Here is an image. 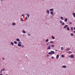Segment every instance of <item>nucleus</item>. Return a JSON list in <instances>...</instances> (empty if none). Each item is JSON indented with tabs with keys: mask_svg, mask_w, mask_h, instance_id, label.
<instances>
[{
	"mask_svg": "<svg viewBox=\"0 0 75 75\" xmlns=\"http://www.w3.org/2000/svg\"><path fill=\"white\" fill-rule=\"evenodd\" d=\"M5 71V69H1L0 71V74H1L2 72H3V71Z\"/></svg>",
	"mask_w": 75,
	"mask_h": 75,
	"instance_id": "f257e3e1",
	"label": "nucleus"
},
{
	"mask_svg": "<svg viewBox=\"0 0 75 75\" xmlns=\"http://www.w3.org/2000/svg\"><path fill=\"white\" fill-rule=\"evenodd\" d=\"M70 58H74V55L71 54L70 56Z\"/></svg>",
	"mask_w": 75,
	"mask_h": 75,
	"instance_id": "f03ea898",
	"label": "nucleus"
},
{
	"mask_svg": "<svg viewBox=\"0 0 75 75\" xmlns=\"http://www.w3.org/2000/svg\"><path fill=\"white\" fill-rule=\"evenodd\" d=\"M47 49V50H50V49H51V46L50 45L48 46Z\"/></svg>",
	"mask_w": 75,
	"mask_h": 75,
	"instance_id": "7ed1b4c3",
	"label": "nucleus"
},
{
	"mask_svg": "<svg viewBox=\"0 0 75 75\" xmlns=\"http://www.w3.org/2000/svg\"><path fill=\"white\" fill-rule=\"evenodd\" d=\"M50 52H51L52 54H55V52H54V51H51Z\"/></svg>",
	"mask_w": 75,
	"mask_h": 75,
	"instance_id": "20e7f679",
	"label": "nucleus"
},
{
	"mask_svg": "<svg viewBox=\"0 0 75 75\" xmlns=\"http://www.w3.org/2000/svg\"><path fill=\"white\" fill-rule=\"evenodd\" d=\"M46 12H47V14H50V11H49L48 10H47L46 11Z\"/></svg>",
	"mask_w": 75,
	"mask_h": 75,
	"instance_id": "39448f33",
	"label": "nucleus"
},
{
	"mask_svg": "<svg viewBox=\"0 0 75 75\" xmlns=\"http://www.w3.org/2000/svg\"><path fill=\"white\" fill-rule=\"evenodd\" d=\"M62 68H67V66L65 65H63L62 66Z\"/></svg>",
	"mask_w": 75,
	"mask_h": 75,
	"instance_id": "423d86ee",
	"label": "nucleus"
},
{
	"mask_svg": "<svg viewBox=\"0 0 75 75\" xmlns=\"http://www.w3.org/2000/svg\"><path fill=\"white\" fill-rule=\"evenodd\" d=\"M59 58V55L57 54L56 56V59H58Z\"/></svg>",
	"mask_w": 75,
	"mask_h": 75,
	"instance_id": "0eeeda50",
	"label": "nucleus"
},
{
	"mask_svg": "<svg viewBox=\"0 0 75 75\" xmlns=\"http://www.w3.org/2000/svg\"><path fill=\"white\" fill-rule=\"evenodd\" d=\"M68 26V25H66L64 27V28H67V27Z\"/></svg>",
	"mask_w": 75,
	"mask_h": 75,
	"instance_id": "6e6552de",
	"label": "nucleus"
},
{
	"mask_svg": "<svg viewBox=\"0 0 75 75\" xmlns=\"http://www.w3.org/2000/svg\"><path fill=\"white\" fill-rule=\"evenodd\" d=\"M22 31L23 32V33L24 34H25V33H26V32H25V31L24 30H23Z\"/></svg>",
	"mask_w": 75,
	"mask_h": 75,
	"instance_id": "1a4fd4ad",
	"label": "nucleus"
},
{
	"mask_svg": "<svg viewBox=\"0 0 75 75\" xmlns=\"http://www.w3.org/2000/svg\"><path fill=\"white\" fill-rule=\"evenodd\" d=\"M66 51H69V50H70V49L69 48H68L66 49Z\"/></svg>",
	"mask_w": 75,
	"mask_h": 75,
	"instance_id": "9d476101",
	"label": "nucleus"
},
{
	"mask_svg": "<svg viewBox=\"0 0 75 75\" xmlns=\"http://www.w3.org/2000/svg\"><path fill=\"white\" fill-rule=\"evenodd\" d=\"M18 47H21V44L20 43H18Z\"/></svg>",
	"mask_w": 75,
	"mask_h": 75,
	"instance_id": "9b49d317",
	"label": "nucleus"
},
{
	"mask_svg": "<svg viewBox=\"0 0 75 75\" xmlns=\"http://www.w3.org/2000/svg\"><path fill=\"white\" fill-rule=\"evenodd\" d=\"M50 13L51 14V15H53V14L54 13V12H53V11H51L50 12Z\"/></svg>",
	"mask_w": 75,
	"mask_h": 75,
	"instance_id": "f8f14e48",
	"label": "nucleus"
},
{
	"mask_svg": "<svg viewBox=\"0 0 75 75\" xmlns=\"http://www.w3.org/2000/svg\"><path fill=\"white\" fill-rule=\"evenodd\" d=\"M64 21L66 22H67V21H68V19L67 18H66V19L64 20Z\"/></svg>",
	"mask_w": 75,
	"mask_h": 75,
	"instance_id": "ddd939ff",
	"label": "nucleus"
},
{
	"mask_svg": "<svg viewBox=\"0 0 75 75\" xmlns=\"http://www.w3.org/2000/svg\"><path fill=\"white\" fill-rule=\"evenodd\" d=\"M13 25H15L16 24V23H13L12 24Z\"/></svg>",
	"mask_w": 75,
	"mask_h": 75,
	"instance_id": "4468645a",
	"label": "nucleus"
},
{
	"mask_svg": "<svg viewBox=\"0 0 75 75\" xmlns=\"http://www.w3.org/2000/svg\"><path fill=\"white\" fill-rule=\"evenodd\" d=\"M49 10H50V11H54V10H53V9L52 8L50 9H49Z\"/></svg>",
	"mask_w": 75,
	"mask_h": 75,
	"instance_id": "2eb2a0df",
	"label": "nucleus"
},
{
	"mask_svg": "<svg viewBox=\"0 0 75 75\" xmlns=\"http://www.w3.org/2000/svg\"><path fill=\"white\" fill-rule=\"evenodd\" d=\"M21 21H24V20H23V18H21Z\"/></svg>",
	"mask_w": 75,
	"mask_h": 75,
	"instance_id": "dca6fc26",
	"label": "nucleus"
},
{
	"mask_svg": "<svg viewBox=\"0 0 75 75\" xmlns=\"http://www.w3.org/2000/svg\"><path fill=\"white\" fill-rule=\"evenodd\" d=\"M26 15H27L28 16V17H30V15H29V14H26Z\"/></svg>",
	"mask_w": 75,
	"mask_h": 75,
	"instance_id": "f3484780",
	"label": "nucleus"
},
{
	"mask_svg": "<svg viewBox=\"0 0 75 75\" xmlns=\"http://www.w3.org/2000/svg\"><path fill=\"white\" fill-rule=\"evenodd\" d=\"M14 43L15 44H17V42L16 41H15L14 42Z\"/></svg>",
	"mask_w": 75,
	"mask_h": 75,
	"instance_id": "a211bd4d",
	"label": "nucleus"
},
{
	"mask_svg": "<svg viewBox=\"0 0 75 75\" xmlns=\"http://www.w3.org/2000/svg\"><path fill=\"white\" fill-rule=\"evenodd\" d=\"M67 30H68V31H69L70 30L69 28V27H67Z\"/></svg>",
	"mask_w": 75,
	"mask_h": 75,
	"instance_id": "6ab92c4d",
	"label": "nucleus"
},
{
	"mask_svg": "<svg viewBox=\"0 0 75 75\" xmlns=\"http://www.w3.org/2000/svg\"><path fill=\"white\" fill-rule=\"evenodd\" d=\"M16 41H20V39L18 38H17L16 39Z\"/></svg>",
	"mask_w": 75,
	"mask_h": 75,
	"instance_id": "aec40b11",
	"label": "nucleus"
},
{
	"mask_svg": "<svg viewBox=\"0 0 75 75\" xmlns=\"http://www.w3.org/2000/svg\"><path fill=\"white\" fill-rule=\"evenodd\" d=\"M11 44L12 45H14V43H13V42H11Z\"/></svg>",
	"mask_w": 75,
	"mask_h": 75,
	"instance_id": "412c9836",
	"label": "nucleus"
},
{
	"mask_svg": "<svg viewBox=\"0 0 75 75\" xmlns=\"http://www.w3.org/2000/svg\"><path fill=\"white\" fill-rule=\"evenodd\" d=\"M48 41H49V40L48 39H47L46 40H45L46 42H48Z\"/></svg>",
	"mask_w": 75,
	"mask_h": 75,
	"instance_id": "4be33fe9",
	"label": "nucleus"
},
{
	"mask_svg": "<svg viewBox=\"0 0 75 75\" xmlns=\"http://www.w3.org/2000/svg\"><path fill=\"white\" fill-rule=\"evenodd\" d=\"M61 20H63L64 19V18L62 17H61Z\"/></svg>",
	"mask_w": 75,
	"mask_h": 75,
	"instance_id": "5701e85b",
	"label": "nucleus"
},
{
	"mask_svg": "<svg viewBox=\"0 0 75 75\" xmlns=\"http://www.w3.org/2000/svg\"><path fill=\"white\" fill-rule=\"evenodd\" d=\"M64 54H63L62 55V58H64Z\"/></svg>",
	"mask_w": 75,
	"mask_h": 75,
	"instance_id": "b1692460",
	"label": "nucleus"
},
{
	"mask_svg": "<svg viewBox=\"0 0 75 75\" xmlns=\"http://www.w3.org/2000/svg\"><path fill=\"white\" fill-rule=\"evenodd\" d=\"M68 52V53L69 54H71V53H72V52H71V51H69Z\"/></svg>",
	"mask_w": 75,
	"mask_h": 75,
	"instance_id": "393cba45",
	"label": "nucleus"
},
{
	"mask_svg": "<svg viewBox=\"0 0 75 75\" xmlns=\"http://www.w3.org/2000/svg\"><path fill=\"white\" fill-rule=\"evenodd\" d=\"M71 35V36H73V35H74V34L73 33H71L70 34Z\"/></svg>",
	"mask_w": 75,
	"mask_h": 75,
	"instance_id": "a878e982",
	"label": "nucleus"
},
{
	"mask_svg": "<svg viewBox=\"0 0 75 75\" xmlns=\"http://www.w3.org/2000/svg\"><path fill=\"white\" fill-rule=\"evenodd\" d=\"M50 42L51 43L54 44V42H53V41H50Z\"/></svg>",
	"mask_w": 75,
	"mask_h": 75,
	"instance_id": "bb28decb",
	"label": "nucleus"
},
{
	"mask_svg": "<svg viewBox=\"0 0 75 75\" xmlns=\"http://www.w3.org/2000/svg\"><path fill=\"white\" fill-rule=\"evenodd\" d=\"M73 15L74 16V17L75 18V13H73Z\"/></svg>",
	"mask_w": 75,
	"mask_h": 75,
	"instance_id": "cd10ccee",
	"label": "nucleus"
},
{
	"mask_svg": "<svg viewBox=\"0 0 75 75\" xmlns=\"http://www.w3.org/2000/svg\"><path fill=\"white\" fill-rule=\"evenodd\" d=\"M64 50V48H63V47H62L61 48V50Z\"/></svg>",
	"mask_w": 75,
	"mask_h": 75,
	"instance_id": "c85d7f7f",
	"label": "nucleus"
},
{
	"mask_svg": "<svg viewBox=\"0 0 75 75\" xmlns=\"http://www.w3.org/2000/svg\"><path fill=\"white\" fill-rule=\"evenodd\" d=\"M48 54H50V55H51L52 53H51V52H49L48 53Z\"/></svg>",
	"mask_w": 75,
	"mask_h": 75,
	"instance_id": "c756f323",
	"label": "nucleus"
},
{
	"mask_svg": "<svg viewBox=\"0 0 75 75\" xmlns=\"http://www.w3.org/2000/svg\"><path fill=\"white\" fill-rule=\"evenodd\" d=\"M62 25H65V23H63L62 24Z\"/></svg>",
	"mask_w": 75,
	"mask_h": 75,
	"instance_id": "7c9ffc66",
	"label": "nucleus"
},
{
	"mask_svg": "<svg viewBox=\"0 0 75 75\" xmlns=\"http://www.w3.org/2000/svg\"><path fill=\"white\" fill-rule=\"evenodd\" d=\"M54 47V45H52V47Z\"/></svg>",
	"mask_w": 75,
	"mask_h": 75,
	"instance_id": "2f4dec72",
	"label": "nucleus"
},
{
	"mask_svg": "<svg viewBox=\"0 0 75 75\" xmlns=\"http://www.w3.org/2000/svg\"><path fill=\"white\" fill-rule=\"evenodd\" d=\"M25 19L26 20H27V17L26 16L25 17Z\"/></svg>",
	"mask_w": 75,
	"mask_h": 75,
	"instance_id": "473e14b6",
	"label": "nucleus"
},
{
	"mask_svg": "<svg viewBox=\"0 0 75 75\" xmlns=\"http://www.w3.org/2000/svg\"><path fill=\"white\" fill-rule=\"evenodd\" d=\"M54 57L52 56L51 57V58H52V59H54Z\"/></svg>",
	"mask_w": 75,
	"mask_h": 75,
	"instance_id": "72a5a7b5",
	"label": "nucleus"
},
{
	"mask_svg": "<svg viewBox=\"0 0 75 75\" xmlns=\"http://www.w3.org/2000/svg\"><path fill=\"white\" fill-rule=\"evenodd\" d=\"M28 35L29 36H31V34H28Z\"/></svg>",
	"mask_w": 75,
	"mask_h": 75,
	"instance_id": "f704fd0d",
	"label": "nucleus"
},
{
	"mask_svg": "<svg viewBox=\"0 0 75 75\" xmlns=\"http://www.w3.org/2000/svg\"><path fill=\"white\" fill-rule=\"evenodd\" d=\"M19 44H21V42H19Z\"/></svg>",
	"mask_w": 75,
	"mask_h": 75,
	"instance_id": "c9c22d12",
	"label": "nucleus"
},
{
	"mask_svg": "<svg viewBox=\"0 0 75 75\" xmlns=\"http://www.w3.org/2000/svg\"><path fill=\"white\" fill-rule=\"evenodd\" d=\"M72 22H70L69 23V24H70V25H71L72 24Z\"/></svg>",
	"mask_w": 75,
	"mask_h": 75,
	"instance_id": "e433bc0d",
	"label": "nucleus"
},
{
	"mask_svg": "<svg viewBox=\"0 0 75 75\" xmlns=\"http://www.w3.org/2000/svg\"><path fill=\"white\" fill-rule=\"evenodd\" d=\"M21 46L22 47H23L24 46V45H21Z\"/></svg>",
	"mask_w": 75,
	"mask_h": 75,
	"instance_id": "4c0bfd02",
	"label": "nucleus"
},
{
	"mask_svg": "<svg viewBox=\"0 0 75 75\" xmlns=\"http://www.w3.org/2000/svg\"><path fill=\"white\" fill-rule=\"evenodd\" d=\"M62 23V21H60V23L61 24Z\"/></svg>",
	"mask_w": 75,
	"mask_h": 75,
	"instance_id": "58836bf2",
	"label": "nucleus"
},
{
	"mask_svg": "<svg viewBox=\"0 0 75 75\" xmlns=\"http://www.w3.org/2000/svg\"><path fill=\"white\" fill-rule=\"evenodd\" d=\"M71 30H73V27H71Z\"/></svg>",
	"mask_w": 75,
	"mask_h": 75,
	"instance_id": "ea45409f",
	"label": "nucleus"
},
{
	"mask_svg": "<svg viewBox=\"0 0 75 75\" xmlns=\"http://www.w3.org/2000/svg\"><path fill=\"white\" fill-rule=\"evenodd\" d=\"M24 15H25V14H23L22 15V16H24Z\"/></svg>",
	"mask_w": 75,
	"mask_h": 75,
	"instance_id": "a19ab883",
	"label": "nucleus"
},
{
	"mask_svg": "<svg viewBox=\"0 0 75 75\" xmlns=\"http://www.w3.org/2000/svg\"><path fill=\"white\" fill-rule=\"evenodd\" d=\"M52 38H55V37H54V36H52Z\"/></svg>",
	"mask_w": 75,
	"mask_h": 75,
	"instance_id": "79ce46f5",
	"label": "nucleus"
},
{
	"mask_svg": "<svg viewBox=\"0 0 75 75\" xmlns=\"http://www.w3.org/2000/svg\"><path fill=\"white\" fill-rule=\"evenodd\" d=\"M2 59L3 60H4V58H2Z\"/></svg>",
	"mask_w": 75,
	"mask_h": 75,
	"instance_id": "37998d69",
	"label": "nucleus"
},
{
	"mask_svg": "<svg viewBox=\"0 0 75 75\" xmlns=\"http://www.w3.org/2000/svg\"><path fill=\"white\" fill-rule=\"evenodd\" d=\"M47 57H49V55H48V54H47Z\"/></svg>",
	"mask_w": 75,
	"mask_h": 75,
	"instance_id": "c03bdc74",
	"label": "nucleus"
},
{
	"mask_svg": "<svg viewBox=\"0 0 75 75\" xmlns=\"http://www.w3.org/2000/svg\"><path fill=\"white\" fill-rule=\"evenodd\" d=\"M55 51H58V50H55Z\"/></svg>",
	"mask_w": 75,
	"mask_h": 75,
	"instance_id": "a18cd8bd",
	"label": "nucleus"
},
{
	"mask_svg": "<svg viewBox=\"0 0 75 75\" xmlns=\"http://www.w3.org/2000/svg\"><path fill=\"white\" fill-rule=\"evenodd\" d=\"M55 38H52V39H54Z\"/></svg>",
	"mask_w": 75,
	"mask_h": 75,
	"instance_id": "49530a36",
	"label": "nucleus"
},
{
	"mask_svg": "<svg viewBox=\"0 0 75 75\" xmlns=\"http://www.w3.org/2000/svg\"><path fill=\"white\" fill-rule=\"evenodd\" d=\"M74 30H75V27L74 28Z\"/></svg>",
	"mask_w": 75,
	"mask_h": 75,
	"instance_id": "de8ad7c7",
	"label": "nucleus"
},
{
	"mask_svg": "<svg viewBox=\"0 0 75 75\" xmlns=\"http://www.w3.org/2000/svg\"><path fill=\"white\" fill-rule=\"evenodd\" d=\"M0 75H3L2 74H0Z\"/></svg>",
	"mask_w": 75,
	"mask_h": 75,
	"instance_id": "09e8293b",
	"label": "nucleus"
},
{
	"mask_svg": "<svg viewBox=\"0 0 75 75\" xmlns=\"http://www.w3.org/2000/svg\"><path fill=\"white\" fill-rule=\"evenodd\" d=\"M4 0H1V1H3Z\"/></svg>",
	"mask_w": 75,
	"mask_h": 75,
	"instance_id": "8fccbe9b",
	"label": "nucleus"
},
{
	"mask_svg": "<svg viewBox=\"0 0 75 75\" xmlns=\"http://www.w3.org/2000/svg\"><path fill=\"white\" fill-rule=\"evenodd\" d=\"M6 75H8V74H6Z\"/></svg>",
	"mask_w": 75,
	"mask_h": 75,
	"instance_id": "3c124183",
	"label": "nucleus"
},
{
	"mask_svg": "<svg viewBox=\"0 0 75 75\" xmlns=\"http://www.w3.org/2000/svg\"><path fill=\"white\" fill-rule=\"evenodd\" d=\"M74 53L75 54V52H74Z\"/></svg>",
	"mask_w": 75,
	"mask_h": 75,
	"instance_id": "603ef678",
	"label": "nucleus"
}]
</instances>
